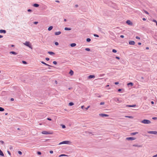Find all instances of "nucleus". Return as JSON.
Listing matches in <instances>:
<instances>
[{
	"mask_svg": "<svg viewBox=\"0 0 157 157\" xmlns=\"http://www.w3.org/2000/svg\"><path fill=\"white\" fill-rule=\"evenodd\" d=\"M24 44L25 45L28 47L30 48L31 49H32V46H31V44H30L29 42L26 41L25 42V43H24Z\"/></svg>",
	"mask_w": 157,
	"mask_h": 157,
	"instance_id": "1",
	"label": "nucleus"
},
{
	"mask_svg": "<svg viewBox=\"0 0 157 157\" xmlns=\"http://www.w3.org/2000/svg\"><path fill=\"white\" fill-rule=\"evenodd\" d=\"M141 122L144 124H149L151 123V122L150 121L147 120H143Z\"/></svg>",
	"mask_w": 157,
	"mask_h": 157,
	"instance_id": "2",
	"label": "nucleus"
},
{
	"mask_svg": "<svg viewBox=\"0 0 157 157\" xmlns=\"http://www.w3.org/2000/svg\"><path fill=\"white\" fill-rule=\"evenodd\" d=\"M42 133L43 134H52L53 133L50 132H47L46 131H43L42 132Z\"/></svg>",
	"mask_w": 157,
	"mask_h": 157,
	"instance_id": "3",
	"label": "nucleus"
},
{
	"mask_svg": "<svg viewBox=\"0 0 157 157\" xmlns=\"http://www.w3.org/2000/svg\"><path fill=\"white\" fill-rule=\"evenodd\" d=\"M126 23L128 24V25H133V23L130 20H128L126 21Z\"/></svg>",
	"mask_w": 157,
	"mask_h": 157,
	"instance_id": "4",
	"label": "nucleus"
},
{
	"mask_svg": "<svg viewBox=\"0 0 157 157\" xmlns=\"http://www.w3.org/2000/svg\"><path fill=\"white\" fill-rule=\"evenodd\" d=\"M70 141H65L59 143V144H68Z\"/></svg>",
	"mask_w": 157,
	"mask_h": 157,
	"instance_id": "5",
	"label": "nucleus"
},
{
	"mask_svg": "<svg viewBox=\"0 0 157 157\" xmlns=\"http://www.w3.org/2000/svg\"><path fill=\"white\" fill-rule=\"evenodd\" d=\"M149 134H157V132L155 131H148L147 132Z\"/></svg>",
	"mask_w": 157,
	"mask_h": 157,
	"instance_id": "6",
	"label": "nucleus"
},
{
	"mask_svg": "<svg viewBox=\"0 0 157 157\" xmlns=\"http://www.w3.org/2000/svg\"><path fill=\"white\" fill-rule=\"evenodd\" d=\"M99 116H101V117H108L109 116V115H107V114H103V113H102V114H99Z\"/></svg>",
	"mask_w": 157,
	"mask_h": 157,
	"instance_id": "7",
	"label": "nucleus"
},
{
	"mask_svg": "<svg viewBox=\"0 0 157 157\" xmlns=\"http://www.w3.org/2000/svg\"><path fill=\"white\" fill-rule=\"evenodd\" d=\"M126 139L128 140H135L136 138H134L133 137H129L127 138Z\"/></svg>",
	"mask_w": 157,
	"mask_h": 157,
	"instance_id": "8",
	"label": "nucleus"
},
{
	"mask_svg": "<svg viewBox=\"0 0 157 157\" xmlns=\"http://www.w3.org/2000/svg\"><path fill=\"white\" fill-rule=\"evenodd\" d=\"M129 44L130 45H134L135 44V42L133 41H129Z\"/></svg>",
	"mask_w": 157,
	"mask_h": 157,
	"instance_id": "9",
	"label": "nucleus"
},
{
	"mask_svg": "<svg viewBox=\"0 0 157 157\" xmlns=\"http://www.w3.org/2000/svg\"><path fill=\"white\" fill-rule=\"evenodd\" d=\"M6 31L5 30H2V29H1L0 30V33H6Z\"/></svg>",
	"mask_w": 157,
	"mask_h": 157,
	"instance_id": "10",
	"label": "nucleus"
},
{
	"mask_svg": "<svg viewBox=\"0 0 157 157\" xmlns=\"http://www.w3.org/2000/svg\"><path fill=\"white\" fill-rule=\"evenodd\" d=\"M61 33V32L60 31H58L57 32H56L55 33V34L56 35H60Z\"/></svg>",
	"mask_w": 157,
	"mask_h": 157,
	"instance_id": "11",
	"label": "nucleus"
},
{
	"mask_svg": "<svg viewBox=\"0 0 157 157\" xmlns=\"http://www.w3.org/2000/svg\"><path fill=\"white\" fill-rule=\"evenodd\" d=\"M95 76L94 75H90L88 76L89 78H95Z\"/></svg>",
	"mask_w": 157,
	"mask_h": 157,
	"instance_id": "12",
	"label": "nucleus"
},
{
	"mask_svg": "<svg viewBox=\"0 0 157 157\" xmlns=\"http://www.w3.org/2000/svg\"><path fill=\"white\" fill-rule=\"evenodd\" d=\"M69 74L71 75H72L74 74V72L72 70H71L69 72Z\"/></svg>",
	"mask_w": 157,
	"mask_h": 157,
	"instance_id": "13",
	"label": "nucleus"
},
{
	"mask_svg": "<svg viewBox=\"0 0 157 157\" xmlns=\"http://www.w3.org/2000/svg\"><path fill=\"white\" fill-rule=\"evenodd\" d=\"M10 53L12 54H13L16 55L17 54V53L14 52L12 51L10 52Z\"/></svg>",
	"mask_w": 157,
	"mask_h": 157,
	"instance_id": "14",
	"label": "nucleus"
},
{
	"mask_svg": "<svg viewBox=\"0 0 157 157\" xmlns=\"http://www.w3.org/2000/svg\"><path fill=\"white\" fill-rule=\"evenodd\" d=\"M48 53L50 55H52L55 54L53 52H48Z\"/></svg>",
	"mask_w": 157,
	"mask_h": 157,
	"instance_id": "15",
	"label": "nucleus"
},
{
	"mask_svg": "<svg viewBox=\"0 0 157 157\" xmlns=\"http://www.w3.org/2000/svg\"><path fill=\"white\" fill-rule=\"evenodd\" d=\"M136 106V105H127V106H128V107H135Z\"/></svg>",
	"mask_w": 157,
	"mask_h": 157,
	"instance_id": "16",
	"label": "nucleus"
},
{
	"mask_svg": "<svg viewBox=\"0 0 157 157\" xmlns=\"http://www.w3.org/2000/svg\"><path fill=\"white\" fill-rule=\"evenodd\" d=\"M76 45V44L75 43H72L71 44V46L72 47H75Z\"/></svg>",
	"mask_w": 157,
	"mask_h": 157,
	"instance_id": "17",
	"label": "nucleus"
},
{
	"mask_svg": "<svg viewBox=\"0 0 157 157\" xmlns=\"http://www.w3.org/2000/svg\"><path fill=\"white\" fill-rule=\"evenodd\" d=\"M52 28L53 27L52 26H51L48 28V31H50L52 29Z\"/></svg>",
	"mask_w": 157,
	"mask_h": 157,
	"instance_id": "18",
	"label": "nucleus"
},
{
	"mask_svg": "<svg viewBox=\"0 0 157 157\" xmlns=\"http://www.w3.org/2000/svg\"><path fill=\"white\" fill-rule=\"evenodd\" d=\"M0 155H1L2 156H3L4 155L3 153L2 152L0 149Z\"/></svg>",
	"mask_w": 157,
	"mask_h": 157,
	"instance_id": "19",
	"label": "nucleus"
},
{
	"mask_svg": "<svg viewBox=\"0 0 157 157\" xmlns=\"http://www.w3.org/2000/svg\"><path fill=\"white\" fill-rule=\"evenodd\" d=\"M64 29L65 30H71V29L70 28H68L67 27H65L64 28Z\"/></svg>",
	"mask_w": 157,
	"mask_h": 157,
	"instance_id": "20",
	"label": "nucleus"
},
{
	"mask_svg": "<svg viewBox=\"0 0 157 157\" xmlns=\"http://www.w3.org/2000/svg\"><path fill=\"white\" fill-rule=\"evenodd\" d=\"M33 6L35 7H38L39 6V5L37 4H33Z\"/></svg>",
	"mask_w": 157,
	"mask_h": 157,
	"instance_id": "21",
	"label": "nucleus"
},
{
	"mask_svg": "<svg viewBox=\"0 0 157 157\" xmlns=\"http://www.w3.org/2000/svg\"><path fill=\"white\" fill-rule=\"evenodd\" d=\"M133 146L134 147H141L142 146L141 145H133Z\"/></svg>",
	"mask_w": 157,
	"mask_h": 157,
	"instance_id": "22",
	"label": "nucleus"
},
{
	"mask_svg": "<svg viewBox=\"0 0 157 157\" xmlns=\"http://www.w3.org/2000/svg\"><path fill=\"white\" fill-rule=\"evenodd\" d=\"M138 133V132H133L131 134V135H135Z\"/></svg>",
	"mask_w": 157,
	"mask_h": 157,
	"instance_id": "23",
	"label": "nucleus"
},
{
	"mask_svg": "<svg viewBox=\"0 0 157 157\" xmlns=\"http://www.w3.org/2000/svg\"><path fill=\"white\" fill-rule=\"evenodd\" d=\"M74 105V103L73 102H70L69 103V106H72V105Z\"/></svg>",
	"mask_w": 157,
	"mask_h": 157,
	"instance_id": "24",
	"label": "nucleus"
},
{
	"mask_svg": "<svg viewBox=\"0 0 157 157\" xmlns=\"http://www.w3.org/2000/svg\"><path fill=\"white\" fill-rule=\"evenodd\" d=\"M67 156V155H65L64 154H61V155H59V157H62V156Z\"/></svg>",
	"mask_w": 157,
	"mask_h": 157,
	"instance_id": "25",
	"label": "nucleus"
},
{
	"mask_svg": "<svg viewBox=\"0 0 157 157\" xmlns=\"http://www.w3.org/2000/svg\"><path fill=\"white\" fill-rule=\"evenodd\" d=\"M4 110V108L0 107V111H3Z\"/></svg>",
	"mask_w": 157,
	"mask_h": 157,
	"instance_id": "26",
	"label": "nucleus"
},
{
	"mask_svg": "<svg viewBox=\"0 0 157 157\" xmlns=\"http://www.w3.org/2000/svg\"><path fill=\"white\" fill-rule=\"evenodd\" d=\"M128 85H131V86H132L133 85V83L132 82H129L127 84Z\"/></svg>",
	"mask_w": 157,
	"mask_h": 157,
	"instance_id": "27",
	"label": "nucleus"
},
{
	"mask_svg": "<svg viewBox=\"0 0 157 157\" xmlns=\"http://www.w3.org/2000/svg\"><path fill=\"white\" fill-rule=\"evenodd\" d=\"M41 63L44 64H45L47 66H50L49 65L46 63H44V62L43 61H42L41 62Z\"/></svg>",
	"mask_w": 157,
	"mask_h": 157,
	"instance_id": "28",
	"label": "nucleus"
},
{
	"mask_svg": "<svg viewBox=\"0 0 157 157\" xmlns=\"http://www.w3.org/2000/svg\"><path fill=\"white\" fill-rule=\"evenodd\" d=\"M125 117H128V118H133V117L132 116H125Z\"/></svg>",
	"mask_w": 157,
	"mask_h": 157,
	"instance_id": "29",
	"label": "nucleus"
},
{
	"mask_svg": "<svg viewBox=\"0 0 157 157\" xmlns=\"http://www.w3.org/2000/svg\"><path fill=\"white\" fill-rule=\"evenodd\" d=\"M91 41V39L90 38H88L86 39V41L87 42H90Z\"/></svg>",
	"mask_w": 157,
	"mask_h": 157,
	"instance_id": "30",
	"label": "nucleus"
},
{
	"mask_svg": "<svg viewBox=\"0 0 157 157\" xmlns=\"http://www.w3.org/2000/svg\"><path fill=\"white\" fill-rule=\"evenodd\" d=\"M112 52L114 53H116L117 52V51L115 49H113V50Z\"/></svg>",
	"mask_w": 157,
	"mask_h": 157,
	"instance_id": "31",
	"label": "nucleus"
},
{
	"mask_svg": "<svg viewBox=\"0 0 157 157\" xmlns=\"http://www.w3.org/2000/svg\"><path fill=\"white\" fill-rule=\"evenodd\" d=\"M61 126H62V128H66L65 126L64 125L61 124Z\"/></svg>",
	"mask_w": 157,
	"mask_h": 157,
	"instance_id": "32",
	"label": "nucleus"
},
{
	"mask_svg": "<svg viewBox=\"0 0 157 157\" xmlns=\"http://www.w3.org/2000/svg\"><path fill=\"white\" fill-rule=\"evenodd\" d=\"M85 50L87 51H89L90 50V49L89 48H86L85 49Z\"/></svg>",
	"mask_w": 157,
	"mask_h": 157,
	"instance_id": "33",
	"label": "nucleus"
},
{
	"mask_svg": "<svg viewBox=\"0 0 157 157\" xmlns=\"http://www.w3.org/2000/svg\"><path fill=\"white\" fill-rule=\"evenodd\" d=\"M18 153L20 155H21L22 154V153L20 151H18Z\"/></svg>",
	"mask_w": 157,
	"mask_h": 157,
	"instance_id": "34",
	"label": "nucleus"
},
{
	"mask_svg": "<svg viewBox=\"0 0 157 157\" xmlns=\"http://www.w3.org/2000/svg\"><path fill=\"white\" fill-rule=\"evenodd\" d=\"M22 62V63L23 64H27V62L26 61H23Z\"/></svg>",
	"mask_w": 157,
	"mask_h": 157,
	"instance_id": "35",
	"label": "nucleus"
},
{
	"mask_svg": "<svg viewBox=\"0 0 157 157\" xmlns=\"http://www.w3.org/2000/svg\"><path fill=\"white\" fill-rule=\"evenodd\" d=\"M53 63L54 64H57V62L56 61H54L53 62Z\"/></svg>",
	"mask_w": 157,
	"mask_h": 157,
	"instance_id": "36",
	"label": "nucleus"
},
{
	"mask_svg": "<svg viewBox=\"0 0 157 157\" xmlns=\"http://www.w3.org/2000/svg\"><path fill=\"white\" fill-rule=\"evenodd\" d=\"M144 12L145 13L147 14H149L148 13L147 11H146V10H144Z\"/></svg>",
	"mask_w": 157,
	"mask_h": 157,
	"instance_id": "37",
	"label": "nucleus"
},
{
	"mask_svg": "<svg viewBox=\"0 0 157 157\" xmlns=\"http://www.w3.org/2000/svg\"><path fill=\"white\" fill-rule=\"evenodd\" d=\"M55 44L56 45H59V43L58 42H56L55 43Z\"/></svg>",
	"mask_w": 157,
	"mask_h": 157,
	"instance_id": "38",
	"label": "nucleus"
},
{
	"mask_svg": "<svg viewBox=\"0 0 157 157\" xmlns=\"http://www.w3.org/2000/svg\"><path fill=\"white\" fill-rule=\"evenodd\" d=\"M0 142L1 144H4V141H2V140H1V141H0Z\"/></svg>",
	"mask_w": 157,
	"mask_h": 157,
	"instance_id": "39",
	"label": "nucleus"
},
{
	"mask_svg": "<svg viewBox=\"0 0 157 157\" xmlns=\"http://www.w3.org/2000/svg\"><path fill=\"white\" fill-rule=\"evenodd\" d=\"M37 154L38 155H40L41 154V152H40V151L37 152Z\"/></svg>",
	"mask_w": 157,
	"mask_h": 157,
	"instance_id": "40",
	"label": "nucleus"
},
{
	"mask_svg": "<svg viewBox=\"0 0 157 157\" xmlns=\"http://www.w3.org/2000/svg\"><path fill=\"white\" fill-rule=\"evenodd\" d=\"M104 102H101L100 103V105H104Z\"/></svg>",
	"mask_w": 157,
	"mask_h": 157,
	"instance_id": "41",
	"label": "nucleus"
},
{
	"mask_svg": "<svg viewBox=\"0 0 157 157\" xmlns=\"http://www.w3.org/2000/svg\"><path fill=\"white\" fill-rule=\"evenodd\" d=\"M94 36H95L97 37H99V36L98 35H97V34H94Z\"/></svg>",
	"mask_w": 157,
	"mask_h": 157,
	"instance_id": "42",
	"label": "nucleus"
},
{
	"mask_svg": "<svg viewBox=\"0 0 157 157\" xmlns=\"http://www.w3.org/2000/svg\"><path fill=\"white\" fill-rule=\"evenodd\" d=\"M136 39H139H139H140V37H139L137 36L136 37Z\"/></svg>",
	"mask_w": 157,
	"mask_h": 157,
	"instance_id": "43",
	"label": "nucleus"
},
{
	"mask_svg": "<svg viewBox=\"0 0 157 157\" xmlns=\"http://www.w3.org/2000/svg\"><path fill=\"white\" fill-rule=\"evenodd\" d=\"M153 21L154 22H155L156 23L157 22V21H156L155 20H153V21Z\"/></svg>",
	"mask_w": 157,
	"mask_h": 157,
	"instance_id": "44",
	"label": "nucleus"
},
{
	"mask_svg": "<svg viewBox=\"0 0 157 157\" xmlns=\"http://www.w3.org/2000/svg\"><path fill=\"white\" fill-rule=\"evenodd\" d=\"M45 59H46V60H47V61H48V60H49V58H45Z\"/></svg>",
	"mask_w": 157,
	"mask_h": 157,
	"instance_id": "45",
	"label": "nucleus"
},
{
	"mask_svg": "<svg viewBox=\"0 0 157 157\" xmlns=\"http://www.w3.org/2000/svg\"><path fill=\"white\" fill-rule=\"evenodd\" d=\"M90 107V106H88L87 108H85L86 109V110H87L88 109V108H89Z\"/></svg>",
	"mask_w": 157,
	"mask_h": 157,
	"instance_id": "46",
	"label": "nucleus"
},
{
	"mask_svg": "<svg viewBox=\"0 0 157 157\" xmlns=\"http://www.w3.org/2000/svg\"><path fill=\"white\" fill-rule=\"evenodd\" d=\"M116 58L118 59H120V58L118 56H116Z\"/></svg>",
	"mask_w": 157,
	"mask_h": 157,
	"instance_id": "47",
	"label": "nucleus"
},
{
	"mask_svg": "<svg viewBox=\"0 0 157 157\" xmlns=\"http://www.w3.org/2000/svg\"><path fill=\"white\" fill-rule=\"evenodd\" d=\"M50 153L51 154H52L53 153V151H50Z\"/></svg>",
	"mask_w": 157,
	"mask_h": 157,
	"instance_id": "48",
	"label": "nucleus"
},
{
	"mask_svg": "<svg viewBox=\"0 0 157 157\" xmlns=\"http://www.w3.org/2000/svg\"><path fill=\"white\" fill-rule=\"evenodd\" d=\"M119 84V82H115V85H117Z\"/></svg>",
	"mask_w": 157,
	"mask_h": 157,
	"instance_id": "49",
	"label": "nucleus"
},
{
	"mask_svg": "<svg viewBox=\"0 0 157 157\" xmlns=\"http://www.w3.org/2000/svg\"><path fill=\"white\" fill-rule=\"evenodd\" d=\"M38 22L37 21H35L34 22V24H37L38 23Z\"/></svg>",
	"mask_w": 157,
	"mask_h": 157,
	"instance_id": "50",
	"label": "nucleus"
},
{
	"mask_svg": "<svg viewBox=\"0 0 157 157\" xmlns=\"http://www.w3.org/2000/svg\"><path fill=\"white\" fill-rule=\"evenodd\" d=\"M152 119H153L155 120V119H157V117H153V118H152Z\"/></svg>",
	"mask_w": 157,
	"mask_h": 157,
	"instance_id": "51",
	"label": "nucleus"
},
{
	"mask_svg": "<svg viewBox=\"0 0 157 157\" xmlns=\"http://www.w3.org/2000/svg\"><path fill=\"white\" fill-rule=\"evenodd\" d=\"M120 37H121V38H123L124 37V36L123 35H121V36Z\"/></svg>",
	"mask_w": 157,
	"mask_h": 157,
	"instance_id": "52",
	"label": "nucleus"
},
{
	"mask_svg": "<svg viewBox=\"0 0 157 157\" xmlns=\"http://www.w3.org/2000/svg\"><path fill=\"white\" fill-rule=\"evenodd\" d=\"M47 120H49V121H51V119H50V118H47Z\"/></svg>",
	"mask_w": 157,
	"mask_h": 157,
	"instance_id": "53",
	"label": "nucleus"
},
{
	"mask_svg": "<svg viewBox=\"0 0 157 157\" xmlns=\"http://www.w3.org/2000/svg\"><path fill=\"white\" fill-rule=\"evenodd\" d=\"M157 156V154L154 155L153 157H156Z\"/></svg>",
	"mask_w": 157,
	"mask_h": 157,
	"instance_id": "54",
	"label": "nucleus"
},
{
	"mask_svg": "<svg viewBox=\"0 0 157 157\" xmlns=\"http://www.w3.org/2000/svg\"><path fill=\"white\" fill-rule=\"evenodd\" d=\"M11 101H14V99L13 98H11Z\"/></svg>",
	"mask_w": 157,
	"mask_h": 157,
	"instance_id": "55",
	"label": "nucleus"
},
{
	"mask_svg": "<svg viewBox=\"0 0 157 157\" xmlns=\"http://www.w3.org/2000/svg\"><path fill=\"white\" fill-rule=\"evenodd\" d=\"M84 107V105H82L81 106V108L83 109Z\"/></svg>",
	"mask_w": 157,
	"mask_h": 157,
	"instance_id": "56",
	"label": "nucleus"
},
{
	"mask_svg": "<svg viewBox=\"0 0 157 157\" xmlns=\"http://www.w3.org/2000/svg\"><path fill=\"white\" fill-rule=\"evenodd\" d=\"M151 103L152 104H154V102L153 101H151Z\"/></svg>",
	"mask_w": 157,
	"mask_h": 157,
	"instance_id": "57",
	"label": "nucleus"
},
{
	"mask_svg": "<svg viewBox=\"0 0 157 157\" xmlns=\"http://www.w3.org/2000/svg\"><path fill=\"white\" fill-rule=\"evenodd\" d=\"M138 44L139 45H141V43L140 42H139L138 43Z\"/></svg>",
	"mask_w": 157,
	"mask_h": 157,
	"instance_id": "58",
	"label": "nucleus"
},
{
	"mask_svg": "<svg viewBox=\"0 0 157 157\" xmlns=\"http://www.w3.org/2000/svg\"><path fill=\"white\" fill-rule=\"evenodd\" d=\"M31 11V10H30V9H29L28 10V12H30Z\"/></svg>",
	"mask_w": 157,
	"mask_h": 157,
	"instance_id": "59",
	"label": "nucleus"
},
{
	"mask_svg": "<svg viewBox=\"0 0 157 157\" xmlns=\"http://www.w3.org/2000/svg\"><path fill=\"white\" fill-rule=\"evenodd\" d=\"M121 91V89H119L118 90V91Z\"/></svg>",
	"mask_w": 157,
	"mask_h": 157,
	"instance_id": "60",
	"label": "nucleus"
},
{
	"mask_svg": "<svg viewBox=\"0 0 157 157\" xmlns=\"http://www.w3.org/2000/svg\"><path fill=\"white\" fill-rule=\"evenodd\" d=\"M8 154H9V155H10V152L9 151H8Z\"/></svg>",
	"mask_w": 157,
	"mask_h": 157,
	"instance_id": "61",
	"label": "nucleus"
},
{
	"mask_svg": "<svg viewBox=\"0 0 157 157\" xmlns=\"http://www.w3.org/2000/svg\"><path fill=\"white\" fill-rule=\"evenodd\" d=\"M2 37H3V36H2L0 35V38H2Z\"/></svg>",
	"mask_w": 157,
	"mask_h": 157,
	"instance_id": "62",
	"label": "nucleus"
},
{
	"mask_svg": "<svg viewBox=\"0 0 157 157\" xmlns=\"http://www.w3.org/2000/svg\"><path fill=\"white\" fill-rule=\"evenodd\" d=\"M143 20H144V21H146V19L145 18H143Z\"/></svg>",
	"mask_w": 157,
	"mask_h": 157,
	"instance_id": "63",
	"label": "nucleus"
},
{
	"mask_svg": "<svg viewBox=\"0 0 157 157\" xmlns=\"http://www.w3.org/2000/svg\"><path fill=\"white\" fill-rule=\"evenodd\" d=\"M146 49H149V48L147 47H146Z\"/></svg>",
	"mask_w": 157,
	"mask_h": 157,
	"instance_id": "64",
	"label": "nucleus"
}]
</instances>
